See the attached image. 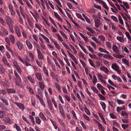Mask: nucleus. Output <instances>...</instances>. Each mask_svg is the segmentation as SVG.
I'll use <instances>...</instances> for the list:
<instances>
[{
    "instance_id": "obj_38",
    "label": "nucleus",
    "mask_w": 131,
    "mask_h": 131,
    "mask_svg": "<svg viewBox=\"0 0 131 131\" xmlns=\"http://www.w3.org/2000/svg\"><path fill=\"white\" fill-rule=\"evenodd\" d=\"M38 57L39 59H43L44 58L43 55L41 53L39 52V54H38Z\"/></svg>"
},
{
    "instance_id": "obj_37",
    "label": "nucleus",
    "mask_w": 131,
    "mask_h": 131,
    "mask_svg": "<svg viewBox=\"0 0 131 131\" xmlns=\"http://www.w3.org/2000/svg\"><path fill=\"white\" fill-rule=\"evenodd\" d=\"M86 47L88 49L89 51L93 53V49L91 48L90 46L86 45Z\"/></svg>"
},
{
    "instance_id": "obj_45",
    "label": "nucleus",
    "mask_w": 131,
    "mask_h": 131,
    "mask_svg": "<svg viewBox=\"0 0 131 131\" xmlns=\"http://www.w3.org/2000/svg\"><path fill=\"white\" fill-rule=\"evenodd\" d=\"M122 126L124 129H125L128 127V124H122Z\"/></svg>"
},
{
    "instance_id": "obj_48",
    "label": "nucleus",
    "mask_w": 131,
    "mask_h": 131,
    "mask_svg": "<svg viewBox=\"0 0 131 131\" xmlns=\"http://www.w3.org/2000/svg\"><path fill=\"white\" fill-rule=\"evenodd\" d=\"M57 36V37L58 39L61 41H63V40L61 37L58 34H56Z\"/></svg>"
},
{
    "instance_id": "obj_53",
    "label": "nucleus",
    "mask_w": 131,
    "mask_h": 131,
    "mask_svg": "<svg viewBox=\"0 0 131 131\" xmlns=\"http://www.w3.org/2000/svg\"><path fill=\"white\" fill-rule=\"evenodd\" d=\"M9 28L10 31L12 33H13L14 31L13 29V27L12 25L8 26Z\"/></svg>"
},
{
    "instance_id": "obj_26",
    "label": "nucleus",
    "mask_w": 131,
    "mask_h": 131,
    "mask_svg": "<svg viewBox=\"0 0 131 131\" xmlns=\"http://www.w3.org/2000/svg\"><path fill=\"white\" fill-rule=\"evenodd\" d=\"M122 60L124 62V64L127 65L128 67L129 66V62L128 60L125 58H123L122 59Z\"/></svg>"
},
{
    "instance_id": "obj_44",
    "label": "nucleus",
    "mask_w": 131,
    "mask_h": 131,
    "mask_svg": "<svg viewBox=\"0 0 131 131\" xmlns=\"http://www.w3.org/2000/svg\"><path fill=\"white\" fill-rule=\"evenodd\" d=\"M111 17V18L115 22H117L118 21V19L116 17L113 15H112Z\"/></svg>"
},
{
    "instance_id": "obj_27",
    "label": "nucleus",
    "mask_w": 131,
    "mask_h": 131,
    "mask_svg": "<svg viewBox=\"0 0 131 131\" xmlns=\"http://www.w3.org/2000/svg\"><path fill=\"white\" fill-rule=\"evenodd\" d=\"M91 89L93 90V92L96 93H98L99 91L97 89L93 86H91Z\"/></svg>"
},
{
    "instance_id": "obj_41",
    "label": "nucleus",
    "mask_w": 131,
    "mask_h": 131,
    "mask_svg": "<svg viewBox=\"0 0 131 131\" xmlns=\"http://www.w3.org/2000/svg\"><path fill=\"white\" fill-rule=\"evenodd\" d=\"M122 122L124 123H128L129 122V120L127 119L123 118L122 119Z\"/></svg>"
},
{
    "instance_id": "obj_35",
    "label": "nucleus",
    "mask_w": 131,
    "mask_h": 131,
    "mask_svg": "<svg viewBox=\"0 0 131 131\" xmlns=\"http://www.w3.org/2000/svg\"><path fill=\"white\" fill-rule=\"evenodd\" d=\"M109 115L110 117L113 119L117 118V117L113 113H110Z\"/></svg>"
},
{
    "instance_id": "obj_7",
    "label": "nucleus",
    "mask_w": 131,
    "mask_h": 131,
    "mask_svg": "<svg viewBox=\"0 0 131 131\" xmlns=\"http://www.w3.org/2000/svg\"><path fill=\"white\" fill-rule=\"evenodd\" d=\"M59 109L60 113L63 117H64L65 115L64 113V110L63 107L61 105H59Z\"/></svg>"
},
{
    "instance_id": "obj_9",
    "label": "nucleus",
    "mask_w": 131,
    "mask_h": 131,
    "mask_svg": "<svg viewBox=\"0 0 131 131\" xmlns=\"http://www.w3.org/2000/svg\"><path fill=\"white\" fill-rule=\"evenodd\" d=\"M101 70L104 71L107 74L110 72L108 68L106 67L102 66L100 68Z\"/></svg>"
},
{
    "instance_id": "obj_17",
    "label": "nucleus",
    "mask_w": 131,
    "mask_h": 131,
    "mask_svg": "<svg viewBox=\"0 0 131 131\" xmlns=\"http://www.w3.org/2000/svg\"><path fill=\"white\" fill-rule=\"evenodd\" d=\"M112 78L113 79L115 80H117V81H119V82H122V80L121 78L116 76L115 75L113 74L112 75Z\"/></svg>"
},
{
    "instance_id": "obj_22",
    "label": "nucleus",
    "mask_w": 131,
    "mask_h": 131,
    "mask_svg": "<svg viewBox=\"0 0 131 131\" xmlns=\"http://www.w3.org/2000/svg\"><path fill=\"white\" fill-rule=\"evenodd\" d=\"M7 91L8 93H13L16 92L13 89H7Z\"/></svg>"
},
{
    "instance_id": "obj_63",
    "label": "nucleus",
    "mask_w": 131,
    "mask_h": 131,
    "mask_svg": "<svg viewBox=\"0 0 131 131\" xmlns=\"http://www.w3.org/2000/svg\"><path fill=\"white\" fill-rule=\"evenodd\" d=\"M117 39L118 40L121 42H122V41L123 40V38L121 37L117 36L116 37Z\"/></svg>"
},
{
    "instance_id": "obj_60",
    "label": "nucleus",
    "mask_w": 131,
    "mask_h": 131,
    "mask_svg": "<svg viewBox=\"0 0 131 131\" xmlns=\"http://www.w3.org/2000/svg\"><path fill=\"white\" fill-rule=\"evenodd\" d=\"M6 126L3 125H0V131H2L3 129H6Z\"/></svg>"
},
{
    "instance_id": "obj_51",
    "label": "nucleus",
    "mask_w": 131,
    "mask_h": 131,
    "mask_svg": "<svg viewBox=\"0 0 131 131\" xmlns=\"http://www.w3.org/2000/svg\"><path fill=\"white\" fill-rule=\"evenodd\" d=\"M97 87L100 90H101L102 89H104V88L99 84H98L97 85Z\"/></svg>"
},
{
    "instance_id": "obj_31",
    "label": "nucleus",
    "mask_w": 131,
    "mask_h": 131,
    "mask_svg": "<svg viewBox=\"0 0 131 131\" xmlns=\"http://www.w3.org/2000/svg\"><path fill=\"white\" fill-rule=\"evenodd\" d=\"M117 102L119 105H123L125 104L124 101L122 100L117 99L116 100Z\"/></svg>"
},
{
    "instance_id": "obj_8",
    "label": "nucleus",
    "mask_w": 131,
    "mask_h": 131,
    "mask_svg": "<svg viewBox=\"0 0 131 131\" xmlns=\"http://www.w3.org/2000/svg\"><path fill=\"white\" fill-rule=\"evenodd\" d=\"M6 21L7 24L8 26L12 25V19L8 16H6Z\"/></svg>"
},
{
    "instance_id": "obj_54",
    "label": "nucleus",
    "mask_w": 131,
    "mask_h": 131,
    "mask_svg": "<svg viewBox=\"0 0 131 131\" xmlns=\"http://www.w3.org/2000/svg\"><path fill=\"white\" fill-rule=\"evenodd\" d=\"M13 64L14 66L15 67V68L17 69L19 67V66H18V64L17 62L16 61H15L13 62Z\"/></svg>"
},
{
    "instance_id": "obj_50",
    "label": "nucleus",
    "mask_w": 131,
    "mask_h": 131,
    "mask_svg": "<svg viewBox=\"0 0 131 131\" xmlns=\"http://www.w3.org/2000/svg\"><path fill=\"white\" fill-rule=\"evenodd\" d=\"M27 19L29 25L30 26H32V21L28 18H27Z\"/></svg>"
},
{
    "instance_id": "obj_12",
    "label": "nucleus",
    "mask_w": 131,
    "mask_h": 131,
    "mask_svg": "<svg viewBox=\"0 0 131 131\" xmlns=\"http://www.w3.org/2000/svg\"><path fill=\"white\" fill-rule=\"evenodd\" d=\"M120 114L122 116L125 117L126 118L128 117V114L125 111H122Z\"/></svg>"
},
{
    "instance_id": "obj_39",
    "label": "nucleus",
    "mask_w": 131,
    "mask_h": 131,
    "mask_svg": "<svg viewBox=\"0 0 131 131\" xmlns=\"http://www.w3.org/2000/svg\"><path fill=\"white\" fill-rule=\"evenodd\" d=\"M29 56L32 59V61L31 60V61H33L34 59V56L33 54L31 52L29 53Z\"/></svg>"
},
{
    "instance_id": "obj_19",
    "label": "nucleus",
    "mask_w": 131,
    "mask_h": 131,
    "mask_svg": "<svg viewBox=\"0 0 131 131\" xmlns=\"http://www.w3.org/2000/svg\"><path fill=\"white\" fill-rule=\"evenodd\" d=\"M100 104L102 106V108L104 111H105L106 108V105L105 103L103 102H100Z\"/></svg>"
},
{
    "instance_id": "obj_64",
    "label": "nucleus",
    "mask_w": 131,
    "mask_h": 131,
    "mask_svg": "<svg viewBox=\"0 0 131 131\" xmlns=\"http://www.w3.org/2000/svg\"><path fill=\"white\" fill-rule=\"evenodd\" d=\"M15 125L16 126V130L18 131H21V130L19 127L16 124H15Z\"/></svg>"
},
{
    "instance_id": "obj_52",
    "label": "nucleus",
    "mask_w": 131,
    "mask_h": 131,
    "mask_svg": "<svg viewBox=\"0 0 131 131\" xmlns=\"http://www.w3.org/2000/svg\"><path fill=\"white\" fill-rule=\"evenodd\" d=\"M125 33L126 35L127 36L128 39H129V40L131 41L130 40H131V37L129 34V33L127 32H126Z\"/></svg>"
},
{
    "instance_id": "obj_2",
    "label": "nucleus",
    "mask_w": 131,
    "mask_h": 131,
    "mask_svg": "<svg viewBox=\"0 0 131 131\" xmlns=\"http://www.w3.org/2000/svg\"><path fill=\"white\" fill-rule=\"evenodd\" d=\"M95 122L97 123L99 129L102 131H104L105 130V128L103 126L102 124L97 121L95 120Z\"/></svg>"
},
{
    "instance_id": "obj_30",
    "label": "nucleus",
    "mask_w": 131,
    "mask_h": 131,
    "mask_svg": "<svg viewBox=\"0 0 131 131\" xmlns=\"http://www.w3.org/2000/svg\"><path fill=\"white\" fill-rule=\"evenodd\" d=\"M39 84L40 88L42 90H43L45 87L43 82H39Z\"/></svg>"
},
{
    "instance_id": "obj_13",
    "label": "nucleus",
    "mask_w": 131,
    "mask_h": 131,
    "mask_svg": "<svg viewBox=\"0 0 131 131\" xmlns=\"http://www.w3.org/2000/svg\"><path fill=\"white\" fill-rule=\"evenodd\" d=\"M112 49L113 51L116 53H117L119 51L118 49V47L115 45H113L112 47Z\"/></svg>"
},
{
    "instance_id": "obj_5",
    "label": "nucleus",
    "mask_w": 131,
    "mask_h": 131,
    "mask_svg": "<svg viewBox=\"0 0 131 131\" xmlns=\"http://www.w3.org/2000/svg\"><path fill=\"white\" fill-rule=\"evenodd\" d=\"M100 19H96L95 20V26L97 28H99L100 26Z\"/></svg>"
},
{
    "instance_id": "obj_42",
    "label": "nucleus",
    "mask_w": 131,
    "mask_h": 131,
    "mask_svg": "<svg viewBox=\"0 0 131 131\" xmlns=\"http://www.w3.org/2000/svg\"><path fill=\"white\" fill-rule=\"evenodd\" d=\"M60 32L62 36L64 38H65L66 39H67L68 38L67 36L64 32H63L62 31H60Z\"/></svg>"
},
{
    "instance_id": "obj_34",
    "label": "nucleus",
    "mask_w": 131,
    "mask_h": 131,
    "mask_svg": "<svg viewBox=\"0 0 131 131\" xmlns=\"http://www.w3.org/2000/svg\"><path fill=\"white\" fill-rule=\"evenodd\" d=\"M123 3L124 5L125 6L126 8L127 9H129V6L128 3L126 2H123Z\"/></svg>"
},
{
    "instance_id": "obj_62",
    "label": "nucleus",
    "mask_w": 131,
    "mask_h": 131,
    "mask_svg": "<svg viewBox=\"0 0 131 131\" xmlns=\"http://www.w3.org/2000/svg\"><path fill=\"white\" fill-rule=\"evenodd\" d=\"M62 43L63 45L67 49L70 50L69 48V46L65 42H62Z\"/></svg>"
},
{
    "instance_id": "obj_57",
    "label": "nucleus",
    "mask_w": 131,
    "mask_h": 131,
    "mask_svg": "<svg viewBox=\"0 0 131 131\" xmlns=\"http://www.w3.org/2000/svg\"><path fill=\"white\" fill-rule=\"evenodd\" d=\"M86 29L92 33H94V31L92 28L89 27H87Z\"/></svg>"
},
{
    "instance_id": "obj_46",
    "label": "nucleus",
    "mask_w": 131,
    "mask_h": 131,
    "mask_svg": "<svg viewBox=\"0 0 131 131\" xmlns=\"http://www.w3.org/2000/svg\"><path fill=\"white\" fill-rule=\"evenodd\" d=\"M19 21L20 23L21 24L23 25V24L24 22L23 19L21 17V16H19Z\"/></svg>"
},
{
    "instance_id": "obj_58",
    "label": "nucleus",
    "mask_w": 131,
    "mask_h": 131,
    "mask_svg": "<svg viewBox=\"0 0 131 131\" xmlns=\"http://www.w3.org/2000/svg\"><path fill=\"white\" fill-rule=\"evenodd\" d=\"M4 114V112L1 111H0V118H3Z\"/></svg>"
},
{
    "instance_id": "obj_32",
    "label": "nucleus",
    "mask_w": 131,
    "mask_h": 131,
    "mask_svg": "<svg viewBox=\"0 0 131 131\" xmlns=\"http://www.w3.org/2000/svg\"><path fill=\"white\" fill-rule=\"evenodd\" d=\"M88 60L91 65L93 67L95 68V66H94V63L93 62L92 60L89 59Z\"/></svg>"
},
{
    "instance_id": "obj_15",
    "label": "nucleus",
    "mask_w": 131,
    "mask_h": 131,
    "mask_svg": "<svg viewBox=\"0 0 131 131\" xmlns=\"http://www.w3.org/2000/svg\"><path fill=\"white\" fill-rule=\"evenodd\" d=\"M15 32L17 34L18 36L20 37L21 35V34L20 31V29L18 27H16L15 29Z\"/></svg>"
},
{
    "instance_id": "obj_14",
    "label": "nucleus",
    "mask_w": 131,
    "mask_h": 131,
    "mask_svg": "<svg viewBox=\"0 0 131 131\" xmlns=\"http://www.w3.org/2000/svg\"><path fill=\"white\" fill-rule=\"evenodd\" d=\"M112 68L115 71L117 69H119V67L118 66L116 63L112 64Z\"/></svg>"
},
{
    "instance_id": "obj_28",
    "label": "nucleus",
    "mask_w": 131,
    "mask_h": 131,
    "mask_svg": "<svg viewBox=\"0 0 131 131\" xmlns=\"http://www.w3.org/2000/svg\"><path fill=\"white\" fill-rule=\"evenodd\" d=\"M14 73L16 78H17V79H18V81H20L21 80V79L19 75H18V73H17L16 71H14Z\"/></svg>"
},
{
    "instance_id": "obj_56",
    "label": "nucleus",
    "mask_w": 131,
    "mask_h": 131,
    "mask_svg": "<svg viewBox=\"0 0 131 131\" xmlns=\"http://www.w3.org/2000/svg\"><path fill=\"white\" fill-rule=\"evenodd\" d=\"M29 118L30 119H31L33 123V125H34L35 124V121H34V117L31 115H30L29 116Z\"/></svg>"
},
{
    "instance_id": "obj_40",
    "label": "nucleus",
    "mask_w": 131,
    "mask_h": 131,
    "mask_svg": "<svg viewBox=\"0 0 131 131\" xmlns=\"http://www.w3.org/2000/svg\"><path fill=\"white\" fill-rule=\"evenodd\" d=\"M80 123L84 129H86V127L83 121H80Z\"/></svg>"
},
{
    "instance_id": "obj_43",
    "label": "nucleus",
    "mask_w": 131,
    "mask_h": 131,
    "mask_svg": "<svg viewBox=\"0 0 131 131\" xmlns=\"http://www.w3.org/2000/svg\"><path fill=\"white\" fill-rule=\"evenodd\" d=\"M43 70L45 73L46 74V75L47 76H48L49 74L45 66L43 68Z\"/></svg>"
},
{
    "instance_id": "obj_21",
    "label": "nucleus",
    "mask_w": 131,
    "mask_h": 131,
    "mask_svg": "<svg viewBox=\"0 0 131 131\" xmlns=\"http://www.w3.org/2000/svg\"><path fill=\"white\" fill-rule=\"evenodd\" d=\"M36 122V123L38 125H40L41 122V120L38 117H35Z\"/></svg>"
},
{
    "instance_id": "obj_20",
    "label": "nucleus",
    "mask_w": 131,
    "mask_h": 131,
    "mask_svg": "<svg viewBox=\"0 0 131 131\" xmlns=\"http://www.w3.org/2000/svg\"><path fill=\"white\" fill-rule=\"evenodd\" d=\"M2 61L6 65H7V66H9V64L8 63V61L6 58L3 57L2 59Z\"/></svg>"
},
{
    "instance_id": "obj_6",
    "label": "nucleus",
    "mask_w": 131,
    "mask_h": 131,
    "mask_svg": "<svg viewBox=\"0 0 131 131\" xmlns=\"http://www.w3.org/2000/svg\"><path fill=\"white\" fill-rule=\"evenodd\" d=\"M16 45L19 50H21L23 48V44L20 41H18L16 42Z\"/></svg>"
},
{
    "instance_id": "obj_59",
    "label": "nucleus",
    "mask_w": 131,
    "mask_h": 131,
    "mask_svg": "<svg viewBox=\"0 0 131 131\" xmlns=\"http://www.w3.org/2000/svg\"><path fill=\"white\" fill-rule=\"evenodd\" d=\"M72 113L73 115V117L76 119H77L78 118L77 117L74 111H72Z\"/></svg>"
},
{
    "instance_id": "obj_29",
    "label": "nucleus",
    "mask_w": 131,
    "mask_h": 131,
    "mask_svg": "<svg viewBox=\"0 0 131 131\" xmlns=\"http://www.w3.org/2000/svg\"><path fill=\"white\" fill-rule=\"evenodd\" d=\"M9 38L10 40L11 41L13 44H14L15 41V38L14 36L12 35H10Z\"/></svg>"
},
{
    "instance_id": "obj_61",
    "label": "nucleus",
    "mask_w": 131,
    "mask_h": 131,
    "mask_svg": "<svg viewBox=\"0 0 131 131\" xmlns=\"http://www.w3.org/2000/svg\"><path fill=\"white\" fill-rule=\"evenodd\" d=\"M22 33L23 35V37L25 38H26L27 37V36L25 31L23 30L22 32Z\"/></svg>"
},
{
    "instance_id": "obj_47",
    "label": "nucleus",
    "mask_w": 131,
    "mask_h": 131,
    "mask_svg": "<svg viewBox=\"0 0 131 131\" xmlns=\"http://www.w3.org/2000/svg\"><path fill=\"white\" fill-rule=\"evenodd\" d=\"M119 20L120 22V23L122 25H123V20L121 16L119 15Z\"/></svg>"
},
{
    "instance_id": "obj_18",
    "label": "nucleus",
    "mask_w": 131,
    "mask_h": 131,
    "mask_svg": "<svg viewBox=\"0 0 131 131\" xmlns=\"http://www.w3.org/2000/svg\"><path fill=\"white\" fill-rule=\"evenodd\" d=\"M54 15L60 21L62 22V19L60 16L56 12H54Z\"/></svg>"
},
{
    "instance_id": "obj_55",
    "label": "nucleus",
    "mask_w": 131,
    "mask_h": 131,
    "mask_svg": "<svg viewBox=\"0 0 131 131\" xmlns=\"http://www.w3.org/2000/svg\"><path fill=\"white\" fill-rule=\"evenodd\" d=\"M2 93L3 95H4L6 94V91L3 89L0 90V94H1Z\"/></svg>"
},
{
    "instance_id": "obj_3",
    "label": "nucleus",
    "mask_w": 131,
    "mask_h": 131,
    "mask_svg": "<svg viewBox=\"0 0 131 131\" xmlns=\"http://www.w3.org/2000/svg\"><path fill=\"white\" fill-rule=\"evenodd\" d=\"M15 103L16 105L19 108L20 110L22 111L24 110L25 107L23 104L21 103L16 102H15Z\"/></svg>"
},
{
    "instance_id": "obj_23",
    "label": "nucleus",
    "mask_w": 131,
    "mask_h": 131,
    "mask_svg": "<svg viewBox=\"0 0 131 131\" xmlns=\"http://www.w3.org/2000/svg\"><path fill=\"white\" fill-rule=\"evenodd\" d=\"M5 69L2 65L0 66V72L1 74L4 73L5 72Z\"/></svg>"
},
{
    "instance_id": "obj_36",
    "label": "nucleus",
    "mask_w": 131,
    "mask_h": 131,
    "mask_svg": "<svg viewBox=\"0 0 131 131\" xmlns=\"http://www.w3.org/2000/svg\"><path fill=\"white\" fill-rule=\"evenodd\" d=\"M108 104L110 106L114 108V103L113 101H109Z\"/></svg>"
},
{
    "instance_id": "obj_1",
    "label": "nucleus",
    "mask_w": 131,
    "mask_h": 131,
    "mask_svg": "<svg viewBox=\"0 0 131 131\" xmlns=\"http://www.w3.org/2000/svg\"><path fill=\"white\" fill-rule=\"evenodd\" d=\"M3 121L5 123H12L13 121L9 117H4L3 118Z\"/></svg>"
},
{
    "instance_id": "obj_16",
    "label": "nucleus",
    "mask_w": 131,
    "mask_h": 131,
    "mask_svg": "<svg viewBox=\"0 0 131 131\" xmlns=\"http://www.w3.org/2000/svg\"><path fill=\"white\" fill-rule=\"evenodd\" d=\"M97 77L102 82H106L104 80V79L105 78L104 77L102 76L101 75L99 74L97 75Z\"/></svg>"
},
{
    "instance_id": "obj_4",
    "label": "nucleus",
    "mask_w": 131,
    "mask_h": 131,
    "mask_svg": "<svg viewBox=\"0 0 131 131\" xmlns=\"http://www.w3.org/2000/svg\"><path fill=\"white\" fill-rule=\"evenodd\" d=\"M0 100L5 104L6 106H9V104L6 99L3 96H0Z\"/></svg>"
},
{
    "instance_id": "obj_25",
    "label": "nucleus",
    "mask_w": 131,
    "mask_h": 131,
    "mask_svg": "<svg viewBox=\"0 0 131 131\" xmlns=\"http://www.w3.org/2000/svg\"><path fill=\"white\" fill-rule=\"evenodd\" d=\"M39 116L44 120H46V118L45 117V115L41 112H40L39 114Z\"/></svg>"
},
{
    "instance_id": "obj_11",
    "label": "nucleus",
    "mask_w": 131,
    "mask_h": 131,
    "mask_svg": "<svg viewBox=\"0 0 131 131\" xmlns=\"http://www.w3.org/2000/svg\"><path fill=\"white\" fill-rule=\"evenodd\" d=\"M35 75L37 78L40 81L42 80L41 74L40 73L36 72L35 73Z\"/></svg>"
},
{
    "instance_id": "obj_24",
    "label": "nucleus",
    "mask_w": 131,
    "mask_h": 131,
    "mask_svg": "<svg viewBox=\"0 0 131 131\" xmlns=\"http://www.w3.org/2000/svg\"><path fill=\"white\" fill-rule=\"evenodd\" d=\"M57 119L58 122L62 126H64V125L65 123L63 120L59 118H58Z\"/></svg>"
},
{
    "instance_id": "obj_49",
    "label": "nucleus",
    "mask_w": 131,
    "mask_h": 131,
    "mask_svg": "<svg viewBox=\"0 0 131 131\" xmlns=\"http://www.w3.org/2000/svg\"><path fill=\"white\" fill-rule=\"evenodd\" d=\"M31 102L32 105V106H35V99L34 98L31 99Z\"/></svg>"
},
{
    "instance_id": "obj_10",
    "label": "nucleus",
    "mask_w": 131,
    "mask_h": 131,
    "mask_svg": "<svg viewBox=\"0 0 131 131\" xmlns=\"http://www.w3.org/2000/svg\"><path fill=\"white\" fill-rule=\"evenodd\" d=\"M26 44L29 50H31L32 49V46L31 43L29 41L26 40Z\"/></svg>"
},
{
    "instance_id": "obj_33",
    "label": "nucleus",
    "mask_w": 131,
    "mask_h": 131,
    "mask_svg": "<svg viewBox=\"0 0 131 131\" xmlns=\"http://www.w3.org/2000/svg\"><path fill=\"white\" fill-rule=\"evenodd\" d=\"M99 38H100L102 41H104L105 40V38L104 36L102 35H99L98 36Z\"/></svg>"
}]
</instances>
